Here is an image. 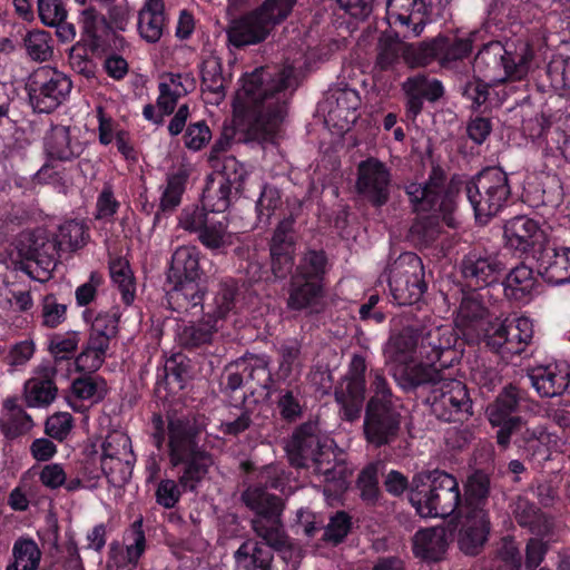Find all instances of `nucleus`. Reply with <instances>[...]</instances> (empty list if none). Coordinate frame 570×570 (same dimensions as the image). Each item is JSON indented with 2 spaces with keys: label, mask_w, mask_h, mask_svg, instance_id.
<instances>
[{
  "label": "nucleus",
  "mask_w": 570,
  "mask_h": 570,
  "mask_svg": "<svg viewBox=\"0 0 570 570\" xmlns=\"http://www.w3.org/2000/svg\"><path fill=\"white\" fill-rule=\"evenodd\" d=\"M466 195L475 218L487 223L504 206L510 195L507 174L497 167L487 168L466 186Z\"/></svg>",
  "instance_id": "obj_8"
},
{
  "label": "nucleus",
  "mask_w": 570,
  "mask_h": 570,
  "mask_svg": "<svg viewBox=\"0 0 570 570\" xmlns=\"http://www.w3.org/2000/svg\"><path fill=\"white\" fill-rule=\"evenodd\" d=\"M226 83L220 59L214 56L206 58L202 67V88L206 100L218 105L225 98Z\"/></svg>",
  "instance_id": "obj_37"
},
{
  "label": "nucleus",
  "mask_w": 570,
  "mask_h": 570,
  "mask_svg": "<svg viewBox=\"0 0 570 570\" xmlns=\"http://www.w3.org/2000/svg\"><path fill=\"white\" fill-rule=\"evenodd\" d=\"M296 0H266L256 11L234 20L227 30L228 40L235 47L263 41L272 27L285 19Z\"/></svg>",
  "instance_id": "obj_6"
},
{
  "label": "nucleus",
  "mask_w": 570,
  "mask_h": 570,
  "mask_svg": "<svg viewBox=\"0 0 570 570\" xmlns=\"http://www.w3.org/2000/svg\"><path fill=\"white\" fill-rule=\"evenodd\" d=\"M200 243L209 249H224L237 239L236 234L227 232L223 222H212L200 230L198 235Z\"/></svg>",
  "instance_id": "obj_52"
},
{
  "label": "nucleus",
  "mask_w": 570,
  "mask_h": 570,
  "mask_svg": "<svg viewBox=\"0 0 570 570\" xmlns=\"http://www.w3.org/2000/svg\"><path fill=\"white\" fill-rule=\"evenodd\" d=\"M292 464L305 466L325 483V493L340 492L346 489L351 470L343 454L336 453L334 441L321 435L313 423L301 425L286 445Z\"/></svg>",
  "instance_id": "obj_4"
},
{
  "label": "nucleus",
  "mask_w": 570,
  "mask_h": 570,
  "mask_svg": "<svg viewBox=\"0 0 570 570\" xmlns=\"http://www.w3.org/2000/svg\"><path fill=\"white\" fill-rule=\"evenodd\" d=\"M420 336L422 361L436 363L441 356L451 351L458 340V333L451 324L432 323L417 331Z\"/></svg>",
  "instance_id": "obj_18"
},
{
  "label": "nucleus",
  "mask_w": 570,
  "mask_h": 570,
  "mask_svg": "<svg viewBox=\"0 0 570 570\" xmlns=\"http://www.w3.org/2000/svg\"><path fill=\"white\" fill-rule=\"evenodd\" d=\"M504 238L511 248L525 252L542 242L543 230L537 220L528 216H515L505 223Z\"/></svg>",
  "instance_id": "obj_29"
},
{
  "label": "nucleus",
  "mask_w": 570,
  "mask_h": 570,
  "mask_svg": "<svg viewBox=\"0 0 570 570\" xmlns=\"http://www.w3.org/2000/svg\"><path fill=\"white\" fill-rule=\"evenodd\" d=\"M487 309L476 293H470L462 297L454 318L458 331L468 343H476L485 338L491 323L485 320Z\"/></svg>",
  "instance_id": "obj_16"
},
{
  "label": "nucleus",
  "mask_w": 570,
  "mask_h": 570,
  "mask_svg": "<svg viewBox=\"0 0 570 570\" xmlns=\"http://www.w3.org/2000/svg\"><path fill=\"white\" fill-rule=\"evenodd\" d=\"M102 455L108 456H132L131 442L129 436L121 431H112L102 442Z\"/></svg>",
  "instance_id": "obj_61"
},
{
  "label": "nucleus",
  "mask_w": 570,
  "mask_h": 570,
  "mask_svg": "<svg viewBox=\"0 0 570 570\" xmlns=\"http://www.w3.org/2000/svg\"><path fill=\"white\" fill-rule=\"evenodd\" d=\"M511 439L519 448L535 453L548 441V434L542 426H529L520 420L512 421L509 429L499 430L497 433V441L503 449L508 448Z\"/></svg>",
  "instance_id": "obj_27"
},
{
  "label": "nucleus",
  "mask_w": 570,
  "mask_h": 570,
  "mask_svg": "<svg viewBox=\"0 0 570 570\" xmlns=\"http://www.w3.org/2000/svg\"><path fill=\"white\" fill-rule=\"evenodd\" d=\"M198 429L188 417H170L168 422L169 462L173 466L185 464L178 483L171 479L161 480L156 490V501L165 509H171L179 501L181 490L195 491L214 464L213 456L198 448Z\"/></svg>",
  "instance_id": "obj_3"
},
{
  "label": "nucleus",
  "mask_w": 570,
  "mask_h": 570,
  "mask_svg": "<svg viewBox=\"0 0 570 570\" xmlns=\"http://www.w3.org/2000/svg\"><path fill=\"white\" fill-rule=\"evenodd\" d=\"M28 56L37 61H46L53 55V40L45 30H31L23 38Z\"/></svg>",
  "instance_id": "obj_51"
},
{
  "label": "nucleus",
  "mask_w": 570,
  "mask_h": 570,
  "mask_svg": "<svg viewBox=\"0 0 570 570\" xmlns=\"http://www.w3.org/2000/svg\"><path fill=\"white\" fill-rule=\"evenodd\" d=\"M472 35L464 38L439 37L430 43H422L421 53L426 57V65L433 58L449 62L466 57L472 51Z\"/></svg>",
  "instance_id": "obj_32"
},
{
  "label": "nucleus",
  "mask_w": 570,
  "mask_h": 570,
  "mask_svg": "<svg viewBox=\"0 0 570 570\" xmlns=\"http://www.w3.org/2000/svg\"><path fill=\"white\" fill-rule=\"evenodd\" d=\"M434 393H439L435 396L436 406L449 413L446 420L461 421L471 413V400L461 381L445 379L439 387L434 389Z\"/></svg>",
  "instance_id": "obj_23"
},
{
  "label": "nucleus",
  "mask_w": 570,
  "mask_h": 570,
  "mask_svg": "<svg viewBox=\"0 0 570 570\" xmlns=\"http://www.w3.org/2000/svg\"><path fill=\"white\" fill-rule=\"evenodd\" d=\"M13 562L7 570H37L41 559V551L31 539L16 541L12 549Z\"/></svg>",
  "instance_id": "obj_48"
},
{
  "label": "nucleus",
  "mask_w": 570,
  "mask_h": 570,
  "mask_svg": "<svg viewBox=\"0 0 570 570\" xmlns=\"http://www.w3.org/2000/svg\"><path fill=\"white\" fill-rule=\"evenodd\" d=\"M500 272L498 261L489 255L469 253L462 261V275L469 286L481 288L497 281Z\"/></svg>",
  "instance_id": "obj_31"
},
{
  "label": "nucleus",
  "mask_w": 570,
  "mask_h": 570,
  "mask_svg": "<svg viewBox=\"0 0 570 570\" xmlns=\"http://www.w3.org/2000/svg\"><path fill=\"white\" fill-rule=\"evenodd\" d=\"M235 570H271L273 554L252 539L244 541L234 552Z\"/></svg>",
  "instance_id": "obj_36"
},
{
  "label": "nucleus",
  "mask_w": 570,
  "mask_h": 570,
  "mask_svg": "<svg viewBox=\"0 0 570 570\" xmlns=\"http://www.w3.org/2000/svg\"><path fill=\"white\" fill-rule=\"evenodd\" d=\"M292 218L283 219L276 227L271 243L272 271L275 277L284 278L292 271L294 240Z\"/></svg>",
  "instance_id": "obj_24"
},
{
  "label": "nucleus",
  "mask_w": 570,
  "mask_h": 570,
  "mask_svg": "<svg viewBox=\"0 0 570 570\" xmlns=\"http://www.w3.org/2000/svg\"><path fill=\"white\" fill-rule=\"evenodd\" d=\"M419 332L407 327L392 335L385 347L387 363L404 366L422 360Z\"/></svg>",
  "instance_id": "obj_28"
},
{
  "label": "nucleus",
  "mask_w": 570,
  "mask_h": 570,
  "mask_svg": "<svg viewBox=\"0 0 570 570\" xmlns=\"http://www.w3.org/2000/svg\"><path fill=\"white\" fill-rule=\"evenodd\" d=\"M87 239L86 227L82 223L69 220L59 227L56 246L61 249H77L85 245Z\"/></svg>",
  "instance_id": "obj_56"
},
{
  "label": "nucleus",
  "mask_w": 570,
  "mask_h": 570,
  "mask_svg": "<svg viewBox=\"0 0 570 570\" xmlns=\"http://www.w3.org/2000/svg\"><path fill=\"white\" fill-rule=\"evenodd\" d=\"M325 269L326 257L324 253L311 250L304 255L293 277L303 281H318L322 283Z\"/></svg>",
  "instance_id": "obj_55"
},
{
  "label": "nucleus",
  "mask_w": 570,
  "mask_h": 570,
  "mask_svg": "<svg viewBox=\"0 0 570 570\" xmlns=\"http://www.w3.org/2000/svg\"><path fill=\"white\" fill-rule=\"evenodd\" d=\"M532 57L527 41L520 40L507 46L493 41L478 52L473 71L475 77L495 85L507 80H520L528 73Z\"/></svg>",
  "instance_id": "obj_5"
},
{
  "label": "nucleus",
  "mask_w": 570,
  "mask_h": 570,
  "mask_svg": "<svg viewBox=\"0 0 570 570\" xmlns=\"http://www.w3.org/2000/svg\"><path fill=\"white\" fill-rule=\"evenodd\" d=\"M111 279L121 294L122 302L130 305L136 295V283L129 264L124 258H115L109 264Z\"/></svg>",
  "instance_id": "obj_47"
},
{
  "label": "nucleus",
  "mask_w": 570,
  "mask_h": 570,
  "mask_svg": "<svg viewBox=\"0 0 570 570\" xmlns=\"http://www.w3.org/2000/svg\"><path fill=\"white\" fill-rule=\"evenodd\" d=\"M46 150L52 159L71 160L81 154L82 147L80 142L71 139L67 127L57 126L47 137Z\"/></svg>",
  "instance_id": "obj_40"
},
{
  "label": "nucleus",
  "mask_w": 570,
  "mask_h": 570,
  "mask_svg": "<svg viewBox=\"0 0 570 570\" xmlns=\"http://www.w3.org/2000/svg\"><path fill=\"white\" fill-rule=\"evenodd\" d=\"M56 368L49 362L36 366L32 376L23 385V400L29 407H45L53 402L57 387L53 379Z\"/></svg>",
  "instance_id": "obj_19"
},
{
  "label": "nucleus",
  "mask_w": 570,
  "mask_h": 570,
  "mask_svg": "<svg viewBox=\"0 0 570 570\" xmlns=\"http://www.w3.org/2000/svg\"><path fill=\"white\" fill-rule=\"evenodd\" d=\"M42 258H33L27 259V263L23 267L26 273L38 282H46L51 277V272L56 267V258L55 256H48V253H45Z\"/></svg>",
  "instance_id": "obj_62"
},
{
  "label": "nucleus",
  "mask_w": 570,
  "mask_h": 570,
  "mask_svg": "<svg viewBox=\"0 0 570 570\" xmlns=\"http://www.w3.org/2000/svg\"><path fill=\"white\" fill-rule=\"evenodd\" d=\"M279 367L278 375L282 379H288L293 373L302 367L301 345L296 341H289L279 347Z\"/></svg>",
  "instance_id": "obj_58"
},
{
  "label": "nucleus",
  "mask_w": 570,
  "mask_h": 570,
  "mask_svg": "<svg viewBox=\"0 0 570 570\" xmlns=\"http://www.w3.org/2000/svg\"><path fill=\"white\" fill-rule=\"evenodd\" d=\"M246 169L234 157H227L224 159L222 171L218 174L220 198L215 200L212 191L209 190L206 196V203L210 207L212 212L223 213L230 204L232 190L240 193L244 188V180L246 177Z\"/></svg>",
  "instance_id": "obj_20"
},
{
  "label": "nucleus",
  "mask_w": 570,
  "mask_h": 570,
  "mask_svg": "<svg viewBox=\"0 0 570 570\" xmlns=\"http://www.w3.org/2000/svg\"><path fill=\"white\" fill-rule=\"evenodd\" d=\"M421 258L413 253H404L387 269V283L394 301L399 305H412L421 299L426 284Z\"/></svg>",
  "instance_id": "obj_10"
},
{
  "label": "nucleus",
  "mask_w": 570,
  "mask_h": 570,
  "mask_svg": "<svg viewBox=\"0 0 570 570\" xmlns=\"http://www.w3.org/2000/svg\"><path fill=\"white\" fill-rule=\"evenodd\" d=\"M71 80L49 66L38 68L30 77V102L39 112H50L60 106L71 91Z\"/></svg>",
  "instance_id": "obj_11"
},
{
  "label": "nucleus",
  "mask_w": 570,
  "mask_h": 570,
  "mask_svg": "<svg viewBox=\"0 0 570 570\" xmlns=\"http://www.w3.org/2000/svg\"><path fill=\"white\" fill-rule=\"evenodd\" d=\"M529 380L541 396L552 397L561 394L568 387L570 382L569 366L564 362L538 366L531 370Z\"/></svg>",
  "instance_id": "obj_25"
},
{
  "label": "nucleus",
  "mask_w": 570,
  "mask_h": 570,
  "mask_svg": "<svg viewBox=\"0 0 570 570\" xmlns=\"http://www.w3.org/2000/svg\"><path fill=\"white\" fill-rule=\"evenodd\" d=\"M527 194L532 206L557 207L563 197L560 180L556 176H546L540 185L530 186Z\"/></svg>",
  "instance_id": "obj_44"
},
{
  "label": "nucleus",
  "mask_w": 570,
  "mask_h": 570,
  "mask_svg": "<svg viewBox=\"0 0 570 570\" xmlns=\"http://www.w3.org/2000/svg\"><path fill=\"white\" fill-rule=\"evenodd\" d=\"M209 218L204 208L189 207L183 209L179 216V226L188 232L198 233L205 228Z\"/></svg>",
  "instance_id": "obj_64"
},
{
  "label": "nucleus",
  "mask_w": 570,
  "mask_h": 570,
  "mask_svg": "<svg viewBox=\"0 0 570 570\" xmlns=\"http://www.w3.org/2000/svg\"><path fill=\"white\" fill-rule=\"evenodd\" d=\"M405 190L416 213L431 214V218H442L449 227H454L452 213L455 200L452 193L444 190V175L441 170L433 169L428 181L410 183Z\"/></svg>",
  "instance_id": "obj_9"
},
{
  "label": "nucleus",
  "mask_w": 570,
  "mask_h": 570,
  "mask_svg": "<svg viewBox=\"0 0 570 570\" xmlns=\"http://www.w3.org/2000/svg\"><path fill=\"white\" fill-rule=\"evenodd\" d=\"M410 501L424 518H446L454 513L460 518L459 547L465 554L474 556L488 540L490 518L487 509L489 479L481 472L466 482L462 501L456 479L446 472L434 470L415 475Z\"/></svg>",
  "instance_id": "obj_1"
},
{
  "label": "nucleus",
  "mask_w": 570,
  "mask_h": 570,
  "mask_svg": "<svg viewBox=\"0 0 570 570\" xmlns=\"http://www.w3.org/2000/svg\"><path fill=\"white\" fill-rule=\"evenodd\" d=\"M79 24L94 48L101 47L110 32V26L105 16L92 7L85 8L80 12Z\"/></svg>",
  "instance_id": "obj_42"
},
{
  "label": "nucleus",
  "mask_w": 570,
  "mask_h": 570,
  "mask_svg": "<svg viewBox=\"0 0 570 570\" xmlns=\"http://www.w3.org/2000/svg\"><path fill=\"white\" fill-rule=\"evenodd\" d=\"M71 391L79 400L97 403L105 397L107 383L99 376H83L72 382Z\"/></svg>",
  "instance_id": "obj_53"
},
{
  "label": "nucleus",
  "mask_w": 570,
  "mask_h": 570,
  "mask_svg": "<svg viewBox=\"0 0 570 570\" xmlns=\"http://www.w3.org/2000/svg\"><path fill=\"white\" fill-rule=\"evenodd\" d=\"M23 237L22 243L26 248L20 250L26 259L42 258V255H46L45 253H48V256H55L56 243L50 240L43 232L28 234Z\"/></svg>",
  "instance_id": "obj_57"
},
{
  "label": "nucleus",
  "mask_w": 570,
  "mask_h": 570,
  "mask_svg": "<svg viewBox=\"0 0 570 570\" xmlns=\"http://www.w3.org/2000/svg\"><path fill=\"white\" fill-rule=\"evenodd\" d=\"M166 24L165 4L163 0H146L138 12V31L149 42L159 41Z\"/></svg>",
  "instance_id": "obj_34"
},
{
  "label": "nucleus",
  "mask_w": 570,
  "mask_h": 570,
  "mask_svg": "<svg viewBox=\"0 0 570 570\" xmlns=\"http://www.w3.org/2000/svg\"><path fill=\"white\" fill-rule=\"evenodd\" d=\"M323 284L292 277L287 307L292 311L318 313L323 308Z\"/></svg>",
  "instance_id": "obj_33"
},
{
  "label": "nucleus",
  "mask_w": 570,
  "mask_h": 570,
  "mask_svg": "<svg viewBox=\"0 0 570 570\" xmlns=\"http://www.w3.org/2000/svg\"><path fill=\"white\" fill-rule=\"evenodd\" d=\"M432 0H389L386 20L390 26L401 24L409 27L414 23L412 30L414 36H419L423 29L424 17L429 13Z\"/></svg>",
  "instance_id": "obj_26"
},
{
  "label": "nucleus",
  "mask_w": 570,
  "mask_h": 570,
  "mask_svg": "<svg viewBox=\"0 0 570 570\" xmlns=\"http://www.w3.org/2000/svg\"><path fill=\"white\" fill-rule=\"evenodd\" d=\"M365 360L361 355H354L350 364L348 374L340 383L335 391V399L341 405L343 417L353 421L358 417L364 401V373Z\"/></svg>",
  "instance_id": "obj_14"
},
{
  "label": "nucleus",
  "mask_w": 570,
  "mask_h": 570,
  "mask_svg": "<svg viewBox=\"0 0 570 570\" xmlns=\"http://www.w3.org/2000/svg\"><path fill=\"white\" fill-rule=\"evenodd\" d=\"M535 278L530 267L520 265L513 268L504 281V293L515 301L525 299L534 289Z\"/></svg>",
  "instance_id": "obj_43"
},
{
  "label": "nucleus",
  "mask_w": 570,
  "mask_h": 570,
  "mask_svg": "<svg viewBox=\"0 0 570 570\" xmlns=\"http://www.w3.org/2000/svg\"><path fill=\"white\" fill-rule=\"evenodd\" d=\"M199 279L200 277H188L180 282H171L174 286L168 293L169 303L175 304V308L184 311H187L189 306H198L204 296Z\"/></svg>",
  "instance_id": "obj_41"
},
{
  "label": "nucleus",
  "mask_w": 570,
  "mask_h": 570,
  "mask_svg": "<svg viewBox=\"0 0 570 570\" xmlns=\"http://www.w3.org/2000/svg\"><path fill=\"white\" fill-rule=\"evenodd\" d=\"M434 364L435 363H429L425 360H419L415 363L402 366L401 373L409 386L414 387L432 383L439 387L445 377L442 376Z\"/></svg>",
  "instance_id": "obj_45"
},
{
  "label": "nucleus",
  "mask_w": 570,
  "mask_h": 570,
  "mask_svg": "<svg viewBox=\"0 0 570 570\" xmlns=\"http://www.w3.org/2000/svg\"><path fill=\"white\" fill-rule=\"evenodd\" d=\"M2 426L8 438H16L32 428V420L21 407L11 406L2 417Z\"/></svg>",
  "instance_id": "obj_59"
},
{
  "label": "nucleus",
  "mask_w": 570,
  "mask_h": 570,
  "mask_svg": "<svg viewBox=\"0 0 570 570\" xmlns=\"http://www.w3.org/2000/svg\"><path fill=\"white\" fill-rule=\"evenodd\" d=\"M188 277H200L199 252L195 246H180L171 257L169 282H180Z\"/></svg>",
  "instance_id": "obj_39"
},
{
  "label": "nucleus",
  "mask_w": 570,
  "mask_h": 570,
  "mask_svg": "<svg viewBox=\"0 0 570 570\" xmlns=\"http://www.w3.org/2000/svg\"><path fill=\"white\" fill-rule=\"evenodd\" d=\"M244 503L256 512L252 525L254 532L274 549L287 546V537L283 531L279 515L283 502L279 498L267 493L261 487H250L242 495Z\"/></svg>",
  "instance_id": "obj_7"
},
{
  "label": "nucleus",
  "mask_w": 570,
  "mask_h": 570,
  "mask_svg": "<svg viewBox=\"0 0 570 570\" xmlns=\"http://www.w3.org/2000/svg\"><path fill=\"white\" fill-rule=\"evenodd\" d=\"M188 177L189 173L185 167H179L167 175L160 198L163 210H171L180 204Z\"/></svg>",
  "instance_id": "obj_46"
},
{
  "label": "nucleus",
  "mask_w": 570,
  "mask_h": 570,
  "mask_svg": "<svg viewBox=\"0 0 570 570\" xmlns=\"http://www.w3.org/2000/svg\"><path fill=\"white\" fill-rule=\"evenodd\" d=\"M135 463V455L101 458V469L108 481L115 487H121L129 481Z\"/></svg>",
  "instance_id": "obj_50"
},
{
  "label": "nucleus",
  "mask_w": 570,
  "mask_h": 570,
  "mask_svg": "<svg viewBox=\"0 0 570 570\" xmlns=\"http://www.w3.org/2000/svg\"><path fill=\"white\" fill-rule=\"evenodd\" d=\"M400 429V415L389 404L370 401L364 420V434L371 444L382 446L394 441Z\"/></svg>",
  "instance_id": "obj_15"
},
{
  "label": "nucleus",
  "mask_w": 570,
  "mask_h": 570,
  "mask_svg": "<svg viewBox=\"0 0 570 570\" xmlns=\"http://www.w3.org/2000/svg\"><path fill=\"white\" fill-rule=\"evenodd\" d=\"M538 273L550 284L570 282V247L546 245L537 254Z\"/></svg>",
  "instance_id": "obj_21"
},
{
  "label": "nucleus",
  "mask_w": 570,
  "mask_h": 570,
  "mask_svg": "<svg viewBox=\"0 0 570 570\" xmlns=\"http://www.w3.org/2000/svg\"><path fill=\"white\" fill-rule=\"evenodd\" d=\"M39 17L46 26H56L67 17L61 0H38Z\"/></svg>",
  "instance_id": "obj_63"
},
{
  "label": "nucleus",
  "mask_w": 570,
  "mask_h": 570,
  "mask_svg": "<svg viewBox=\"0 0 570 570\" xmlns=\"http://www.w3.org/2000/svg\"><path fill=\"white\" fill-rule=\"evenodd\" d=\"M401 56L411 67L426 65V57H422L421 53V45H409L392 36H384L380 39L376 58L377 68L381 70L393 68Z\"/></svg>",
  "instance_id": "obj_22"
},
{
  "label": "nucleus",
  "mask_w": 570,
  "mask_h": 570,
  "mask_svg": "<svg viewBox=\"0 0 570 570\" xmlns=\"http://www.w3.org/2000/svg\"><path fill=\"white\" fill-rule=\"evenodd\" d=\"M517 406V390L512 386L504 389L497 400L487 407V414L490 423L493 426H499V430L509 429L512 421L521 420L520 417L512 416Z\"/></svg>",
  "instance_id": "obj_38"
},
{
  "label": "nucleus",
  "mask_w": 570,
  "mask_h": 570,
  "mask_svg": "<svg viewBox=\"0 0 570 570\" xmlns=\"http://www.w3.org/2000/svg\"><path fill=\"white\" fill-rule=\"evenodd\" d=\"M446 548V531L442 527L422 529L413 538V552L417 558L424 560H440Z\"/></svg>",
  "instance_id": "obj_35"
},
{
  "label": "nucleus",
  "mask_w": 570,
  "mask_h": 570,
  "mask_svg": "<svg viewBox=\"0 0 570 570\" xmlns=\"http://www.w3.org/2000/svg\"><path fill=\"white\" fill-rule=\"evenodd\" d=\"M361 104L356 90L351 88H336L331 90L323 102V110L326 111V124L341 131L348 130L351 125L357 120V108Z\"/></svg>",
  "instance_id": "obj_17"
},
{
  "label": "nucleus",
  "mask_w": 570,
  "mask_h": 570,
  "mask_svg": "<svg viewBox=\"0 0 570 570\" xmlns=\"http://www.w3.org/2000/svg\"><path fill=\"white\" fill-rule=\"evenodd\" d=\"M217 330L216 322H212V316L198 322L183 326L177 338L183 346L197 347L209 343L214 332Z\"/></svg>",
  "instance_id": "obj_49"
},
{
  "label": "nucleus",
  "mask_w": 570,
  "mask_h": 570,
  "mask_svg": "<svg viewBox=\"0 0 570 570\" xmlns=\"http://www.w3.org/2000/svg\"><path fill=\"white\" fill-rule=\"evenodd\" d=\"M297 61L282 68L261 67L244 76L242 88L236 94V104L253 109L255 118L247 135L264 147L276 144L281 124L286 115L291 92L297 86Z\"/></svg>",
  "instance_id": "obj_2"
},
{
  "label": "nucleus",
  "mask_w": 570,
  "mask_h": 570,
  "mask_svg": "<svg viewBox=\"0 0 570 570\" xmlns=\"http://www.w3.org/2000/svg\"><path fill=\"white\" fill-rule=\"evenodd\" d=\"M406 95H414L430 101L439 99L443 94V87L436 79H429L423 75H416L409 78L403 83Z\"/></svg>",
  "instance_id": "obj_54"
},
{
  "label": "nucleus",
  "mask_w": 570,
  "mask_h": 570,
  "mask_svg": "<svg viewBox=\"0 0 570 570\" xmlns=\"http://www.w3.org/2000/svg\"><path fill=\"white\" fill-rule=\"evenodd\" d=\"M391 170L381 160L370 157L357 166V191L375 206H382L390 197Z\"/></svg>",
  "instance_id": "obj_13"
},
{
  "label": "nucleus",
  "mask_w": 570,
  "mask_h": 570,
  "mask_svg": "<svg viewBox=\"0 0 570 570\" xmlns=\"http://www.w3.org/2000/svg\"><path fill=\"white\" fill-rule=\"evenodd\" d=\"M267 364V360L262 356H250L244 360L242 365L246 384L255 383L257 386H267L271 381Z\"/></svg>",
  "instance_id": "obj_60"
},
{
  "label": "nucleus",
  "mask_w": 570,
  "mask_h": 570,
  "mask_svg": "<svg viewBox=\"0 0 570 570\" xmlns=\"http://www.w3.org/2000/svg\"><path fill=\"white\" fill-rule=\"evenodd\" d=\"M533 337L532 321L524 316L491 323L487 344L503 355L520 354Z\"/></svg>",
  "instance_id": "obj_12"
},
{
  "label": "nucleus",
  "mask_w": 570,
  "mask_h": 570,
  "mask_svg": "<svg viewBox=\"0 0 570 570\" xmlns=\"http://www.w3.org/2000/svg\"><path fill=\"white\" fill-rule=\"evenodd\" d=\"M124 542L125 547L111 546L109 562H112L117 568H135L146 548L141 520H137L131 524L124 537Z\"/></svg>",
  "instance_id": "obj_30"
}]
</instances>
